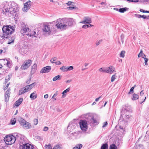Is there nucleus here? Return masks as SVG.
Wrapping results in <instances>:
<instances>
[{"instance_id": "nucleus-14", "label": "nucleus", "mask_w": 149, "mask_h": 149, "mask_svg": "<svg viewBox=\"0 0 149 149\" xmlns=\"http://www.w3.org/2000/svg\"><path fill=\"white\" fill-rule=\"evenodd\" d=\"M51 69V67L50 66H47L43 68L40 70V73H43L48 72L50 71Z\"/></svg>"}, {"instance_id": "nucleus-11", "label": "nucleus", "mask_w": 149, "mask_h": 149, "mask_svg": "<svg viewBox=\"0 0 149 149\" xmlns=\"http://www.w3.org/2000/svg\"><path fill=\"white\" fill-rule=\"evenodd\" d=\"M92 22L91 19L89 17H85L83 18L82 21L80 22V23L83 24H90Z\"/></svg>"}, {"instance_id": "nucleus-13", "label": "nucleus", "mask_w": 149, "mask_h": 149, "mask_svg": "<svg viewBox=\"0 0 149 149\" xmlns=\"http://www.w3.org/2000/svg\"><path fill=\"white\" fill-rule=\"evenodd\" d=\"M115 68L113 66H110L107 67L105 68V72L112 74L113 72H115Z\"/></svg>"}, {"instance_id": "nucleus-22", "label": "nucleus", "mask_w": 149, "mask_h": 149, "mask_svg": "<svg viewBox=\"0 0 149 149\" xmlns=\"http://www.w3.org/2000/svg\"><path fill=\"white\" fill-rule=\"evenodd\" d=\"M128 9V8L126 7L122 8H120L119 9V11L120 13H123L124 12L126 11Z\"/></svg>"}, {"instance_id": "nucleus-50", "label": "nucleus", "mask_w": 149, "mask_h": 149, "mask_svg": "<svg viewBox=\"0 0 149 149\" xmlns=\"http://www.w3.org/2000/svg\"><path fill=\"white\" fill-rule=\"evenodd\" d=\"M104 125L102 126V127H106L107 126V122H105L104 123Z\"/></svg>"}, {"instance_id": "nucleus-64", "label": "nucleus", "mask_w": 149, "mask_h": 149, "mask_svg": "<svg viewBox=\"0 0 149 149\" xmlns=\"http://www.w3.org/2000/svg\"><path fill=\"white\" fill-rule=\"evenodd\" d=\"M88 65V63H84V66L85 67L87 66Z\"/></svg>"}, {"instance_id": "nucleus-27", "label": "nucleus", "mask_w": 149, "mask_h": 149, "mask_svg": "<svg viewBox=\"0 0 149 149\" xmlns=\"http://www.w3.org/2000/svg\"><path fill=\"white\" fill-rule=\"evenodd\" d=\"M143 56L146 57V55L143 53L142 50H141L140 53L138 55V57L139 58L141 57H142Z\"/></svg>"}, {"instance_id": "nucleus-52", "label": "nucleus", "mask_w": 149, "mask_h": 149, "mask_svg": "<svg viewBox=\"0 0 149 149\" xmlns=\"http://www.w3.org/2000/svg\"><path fill=\"white\" fill-rule=\"evenodd\" d=\"M70 71L72 70L74 68L72 66H70L69 67Z\"/></svg>"}, {"instance_id": "nucleus-18", "label": "nucleus", "mask_w": 149, "mask_h": 149, "mask_svg": "<svg viewBox=\"0 0 149 149\" xmlns=\"http://www.w3.org/2000/svg\"><path fill=\"white\" fill-rule=\"evenodd\" d=\"M23 100V99L22 98H20L15 103V105L16 106L18 107L19 105L22 102Z\"/></svg>"}, {"instance_id": "nucleus-44", "label": "nucleus", "mask_w": 149, "mask_h": 149, "mask_svg": "<svg viewBox=\"0 0 149 149\" xmlns=\"http://www.w3.org/2000/svg\"><path fill=\"white\" fill-rule=\"evenodd\" d=\"M145 64L146 65H148V64L147 63V62L148 60V58H145Z\"/></svg>"}, {"instance_id": "nucleus-28", "label": "nucleus", "mask_w": 149, "mask_h": 149, "mask_svg": "<svg viewBox=\"0 0 149 149\" xmlns=\"http://www.w3.org/2000/svg\"><path fill=\"white\" fill-rule=\"evenodd\" d=\"M110 149H117V146L113 144L110 145Z\"/></svg>"}, {"instance_id": "nucleus-20", "label": "nucleus", "mask_w": 149, "mask_h": 149, "mask_svg": "<svg viewBox=\"0 0 149 149\" xmlns=\"http://www.w3.org/2000/svg\"><path fill=\"white\" fill-rule=\"evenodd\" d=\"M61 76L60 75H58L54 77L52 79L53 81H55L57 80H59L61 79Z\"/></svg>"}, {"instance_id": "nucleus-30", "label": "nucleus", "mask_w": 149, "mask_h": 149, "mask_svg": "<svg viewBox=\"0 0 149 149\" xmlns=\"http://www.w3.org/2000/svg\"><path fill=\"white\" fill-rule=\"evenodd\" d=\"M116 73L115 74L111 77V82H113L114 81L115 79H116Z\"/></svg>"}, {"instance_id": "nucleus-5", "label": "nucleus", "mask_w": 149, "mask_h": 149, "mask_svg": "<svg viewBox=\"0 0 149 149\" xmlns=\"http://www.w3.org/2000/svg\"><path fill=\"white\" fill-rule=\"evenodd\" d=\"M4 141L6 144L11 145L15 142L16 138L13 135H7L4 138Z\"/></svg>"}, {"instance_id": "nucleus-37", "label": "nucleus", "mask_w": 149, "mask_h": 149, "mask_svg": "<svg viewBox=\"0 0 149 149\" xmlns=\"http://www.w3.org/2000/svg\"><path fill=\"white\" fill-rule=\"evenodd\" d=\"M10 96L7 95H5V99L6 102H7L8 101Z\"/></svg>"}, {"instance_id": "nucleus-61", "label": "nucleus", "mask_w": 149, "mask_h": 149, "mask_svg": "<svg viewBox=\"0 0 149 149\" xmlns=\"http://www.w3.org/2000/svg\"><path fill=\"white\" fill-rule=\"evenodd\" d=\"M24 48L25 49H27L28 48V46L27 45H24Z\"/></svg>"}, {"instance_id": "nucleus-26", "label": "nucleus", "mask_w": 149, "mask_h": 149, "mask_svg": "<svg viewBox=\"0 0 149 149\" xmlns=\"http://www.w3.org/2000/svg\"><path fill=\"white\" fill-rule=\"evenodd\" d=\"M139 98V96L136 94L133 95V98H132V100H136Z\"/></svg>"}, {"instance_id": "nucleus-48", "label": "nucleus", "mask_w": 149, "mask_h": 149, "mask_svg": "<svg viewBox=\"0 0 149 149\" xmlns=\"http://www.w3.org/2000/svg\"><path fill=\"white\" fill-rule=\"evenodd\" d=\"M49 128L47 127H45L44 128L43 131H47L48 130Z\"/></svg>"}, {"instance_id": "nucleus-46", "label": "nucleus", "mask_w": 149, "mask_h": 149, "mask_svg": "<svg viewBox=\"0 0 149 149\" xmlns=\"http://www.w3.org/2000/svg\"><path fill=\"white\" fill-rule=\"evenodd\" d=\"M38 123V119H35L34 120V124L35 125H36Z\"/></svg>"}, {"instance_id": "nucleus-57", "label": "nucleus", "mask_w": 149, "mask_h": 149, "mask_svg": "<svg viewBox=\"0 0 149 149\" xmlns=\"http://www.w3.org/2000/svg\"><path fill=\"white\" fill-rule=\"evenodd\" d=\"M73 2L71 1H69L68 3H67L66 4L67 5H71Z\"/></svg>"}, {"instance_id": "nucleus-36", "label": "nucleus", "mask_w": 149, "mask_h": 149, "mask_svg": "<svg viewBox=\"0 0 149 149\" xmlns=\"http://www.w3.org/2000/svg\"><path fill=\"white\" fill-rule=\"evenodd\" d=\"M70 90V88L69 87L67 89L64 90L62 93V94L63 95L65 93L69 92Z\"/></svg>"}, {"instance_id": "nucleus-15", "label": "nucleus", "mask_w": 149, "mask_h": 149, "mask_svg": "<svg viewBox=\"0 0 149 149\" xmlns=\"http://www.w3.org/2000/svg\"><path fill=\"white\" fill-rule=\"evenodd\" d=\"M22 149H33V146L28 143H24L22 145Z\"/></svg>"}, {"instance_id": "nucleus-41", "label": "nucleus", "mask_w": 149, "mask_h": 149, "mask_svg": "<svg viewBox=\"0 0 149 149\" xmlns=\"http://www.w3.org/2000/svg\"><path fill=\"white\" fill-rule=\"evenodd\" d=\"M10 77L9 75H8L6 76V82L9 80L10 79Z\"/></svg>"}, {"instance_id": "nucleus-39", "label": "nucleus", "mask_w": 149, "mask_h": 149, "mask_svg": "<svg viewBox=\"0 0 149 149\" xmlns=\"http://www.w3.org/2000/svg\"><path fill=\"white\" fill-rule=\"evenodd\" d=\"M46 149H52V146L50 144H49L48 145H45Z\"/></svg>"}, {"instance_id": "nucleus-6", "label": "nucleus", "mask_w": 149, "mask_h": 149, "mask_svg": "<svg viewBox=\"0 0 149 149\" xmlns=\"http://www.w3.org/2000/svg\"><path fill=\"white\" fill-rule=\"evenodd\" d=\"M34 83H33L27 86L24 88H22L19 91V95H21L24 94L25 93L30 91L34 86Z\"/></svg>"}, {"instance_id": "nucleus-24", "label": "nucleus", "mask_w": 149, "mask_h": 149, "mask_svg": "<svg viewBox=\"0 0 149 149\" xmlns=\"http://www.w3.org/2000/svg\"><path fill=\"white\" fill-rule=\"evenodd\" d=\"M108 145L106 143L102 145L101 148V149H108Z\"/></svg>"}, {"instance_id": "nucleus-19", "label": "nucleus", "mask_w": 149, "mask_h": 149, "mask_svg": "<svg viewBox=\"0 0 149 149\" xmlns=\"http://www.w3.org/2000/svg\"><path fill=\"white\" fill-rule=\"evenodd\" d=\"M82 147V145L81 144H79L76 145L75 147L73 148V149H80Z\"/></svg>"}, {"instance_id": "nucleus-3", "label": "nucleus", "mask_w": 149, "mask_h": 149, "mask_svg": "<svg viewBox=\"0 0 149 149\" xmlns=\"http://www.w3.org/2000/svg\"><path fill=\"white\" fill-rule=\"evenodd\" d=\"M13 28V26L10 25L6 26H4L2 29L4 38H7L13 33L14 31Z\"/></svg>"}, {"instance_id": "nucleus-51", "label": "nucleus", "mask_w": 149, "mask_h": 149, "mask_svg": "<svg viewBox=\"0 0 149 149\" xmlns=\"http://www.w3.org/2000/svg\"><path fill=\"white\" fill-rule=\"evenodd\" d=\"M36 138L38 140L42 139V138L40 136H37L36 137Z\"/></svg>"}, {"instance_id": "nucleus-9", "label": "nucleus", "mask_w": 149, "mask_h": 149, "mask_svg": "<svg viewBox=\"0 0 149 149\" xmlns=\"http://www.w3.org/2000/svg\"><path fill=\"white\" fill-rule=\"evenodd\" d=\"M21 119L20 124L24 128L26 129L31 128L32 126L29 123L27 122L24 119Z\"/></svg>"}, {"instance_id": "nucleus-47", "label": "nucleus", "mask_w": 149, "mask_h": 149, "mask_svg": "<svg viewBox=\"0 0 149 149\" xmlns=\"http://www.w3.org/2000/svg\"><path fill=\"white\" fill-rule=\"evenodd\" d=\"M58 91H57L53 95L52 97V98H53L55 97L56 96L58 95Z\"/></svg>"}, {"instance_id": "nucleus-31", "label": "nucleus", "mask_w": 149, "mask_h": 149, "mask_svg": "<svg viewBox=\"0 0 149 149\" xmlns=\"http://www.w3.org/2000/svg\"><path fill=\"white\" fill-rule=\"evenodd\" d=\"M29 8L30 7H29L26 6H24V7L22 9L25 12H26Z\"/></svg>"}, {"instance_id": "nucleus-34", "label": "nucleus", "mask_w": 149, "mask_h": 149, "mask_svg": "<svg viewBox=\"0 0 149 149\" xmlns=\"http://www.w3.org/2000/svg\"><path fill=\"white\" fill-rule=\"evenodd\" d=\"M125 51H122L120 54V56L121 57L124 58L125 56Z\"/></svg>"}, {"instance_id": "nucleus-29", "label": "nucleus", "mask_w": 149, "mask_h": 149, "mask_svg": "<svg viewBox=\"0 0 149 149\" xmlns=\"http://www.w3.org/2000/svg\"><path fill=\"white\" fill-rule=\"evenodd\" d=\"M136 86V85H134V86L133 87H132L130 90V91L129 92V93H128V94L130 95V94H132V93H133L134 92V87H135Z\"/></svg>"}, {"instance_id": "nucleus-45", "label": "nucleus", "mask_w": 149, "mask_h": 149, "mask_svg": "<svg viewBox=\"0 0 149 149\" xmlns=\"http://www.w3.org/2000/svg\"><path fill=\"white\" fill-rule=\"evenodd\" d=\"M55 63L57 65H60L61 64V63L60 61L55 62Z\"/></svg>"}, {"instance_id": "nucleus-32", "label": "nucleus", "mask_w": 149, "mask_h": 149, "mask_svg": "<svg viewBox=\"0 0 149 149\" xmlns=\"http://www.w3.org/2000/svg\"><path fill=\"white\" fill-rule=\"evenodd\" d=\"M100 72H105V68H101L98 70Z\"/></svg>"}, {"instance_id": "nucleus-42", "label": "nucleus", "mask_w": 149, "mask_h": 149, "mask_svg": "<svg viewBox=\"0 0 149 149\" xmlns=\"http://www.w3.org/2000/svg\"><path fill=\"white\" fill-rule=\"evenodd\" d=\"M88 27H89V26L88 25V24H84L82 26V28H84V29H86Z\"/></svg>"}, {"instance_id": "nucleus-23", "label": "nucleus", "mask_w": 149, "mask_h": 149, "mask_svg": "<svg viewBox=\"0 0 149 149\" xmlns=\"http://www.w3.org/2000/svg\"><path fill=\"white\" fill-rule=\"evenodd\" d=\"M91 122L93 123H98L97 121L93 117H92L91 118Z\"/></svg>"}, {"instance_id": "nucleus-55", "label": "nucleus", "mask_w": 149, "mask_h": 149, "mask_svg": "<svg viewBox=\"0 0 149 149\" xmlns=\"http://www.w3.org/2000/svg\"><path fill=\"white\" fill-rule=\"evenodd\" d=\"M72 81L71 79H70L65 81V82L66 83H70Z\"/></svg>"}, {"instance_id": "nucleus-35", "label": "nucleus", "mask_w": 149, "mask_h": 149, "mask_svg": "<svg viewBox=\"0 0 149 149\" xmlns=\"http://www.w3.org/2000/svg\"><path fill=\"white\" fill-rule=\"evenodd\" d=\"M56 60V57H54L52 58L50 60V61L52 63H54L55 62V61Z\"/></svg>"}, {"instance_id": "nucleus-25", "label": "nucleus", "mask_w": 149, "mask_h": 149, "mask_svg": "<svg viewBox=\"0 0 149 149\" xmlns=\"http://www.w3.org/2000/svg\"><path fill=\"white\" fill-rule=\"evenodd\" d=\"M135 15L137 17L139 18L141 17H142L143 19H146V16L144 15H141L139 14H135Z\"/></svg>"}, {"instance_id": "nucleus-49", "label": "nucleus", "mask_w": 149, "mask_h": 149, "mask_svg": "<svg viewBox=\"0 0 149 149\" xmlns=\"http://www.w3.org/2000/svg\"><path fill=\"white\" fill-rule=\"evenodd\" d=\"M77 8L76 7H68V8L69 9L72 10L73 9H76Z\"/></svg>"}, {"instance_id": "nucleus-10", "label": "nucleus", "mask_w": 149, "mask_h": 149, "mask_svg": "<svg viewBox=\"0 0 149 149\" xmlns=\"http://www.w3.org/2000/svg\"><path fill=\"white\" fill-rule=\"evenodd\" d=\"M43 32L45 34H49L51 33L50 26L48 24L44 25L42 29Z\"/></svg>"}, {"instance_id": "nucleus-60", "label": "nucleus", "mask_w": 149, "mask_h": 149, "mask_svg": "<svg viewBox=\"0 0 149 149\" xmlns=\"http://www.w3.org/2000/svg\"><path fill=\"white\" fill-rule=\"evenodd\" d=\"M9 84H7V85L6 86V87H5V88H4V90H5L7 89V88L8 87V86L9 85Z\"/></svg>"}, {"instance_id": "nucleus-63", "label": "nucleus", "mask_w": 149, "mask_h": 149, "mask_svg": "<svg viewBox=\"0 0 149 149\" xmlns=\"http://www.w3.org/2000/svg\"><path fill=\"white\" fill-rule=\"evenodd\" d=\"M113 9L115 10H116L117 11H119V9H118V8H113Z\"/></svg>"}, {"instance_id": "nucleus-7", "label": "nucleus", "mask_w": 149, "mask_h": 149, "mask_svg": "<svg viewBox=\"0 0 149 149\" xmlns=\"http://www.w3.org/2000/svg\"><path fill=\"white\" fill-rule=\"evenodd\" d=\"M79 123L81 130L83 131H86L88 127L87 122L85 120H81Z\"/></svg>"}, {"instance_id": "nucleus-53", "label": "nucleus", "mask_w": 149, "mask_h": 149, "mask_svg": "<svg viewBox=\"0 0 149 149\" xmlns=\"http://www.w3.org/2000/svg\"><path fill=\"white\" fill-rule=\"evenodd\" d=\"M144 94L143 90L140 93V95L141 96H142Z\"/></svg>"}, {"instance_id": "nucleus-16", "label": "nucleus", "mask_w": 149, "mask_h": 149, "mask_svg": "<svg viewBox=\"0 0 149 149\" xmlns=\"http://www.w3.org/2000/svg\"><path fill=\"white\" fill-rule=\"evenodd\" d=\"M37 68V65L36 64H34L32 66L31 71V74H33L36 72Z\"/></svg>"}, {"instance_id": "nucleus-2", "label": "nucleus", "mask_w": 149, "mask_h": 149, "mask_svg": "<svg viewBox=\"0 0 149 149\" xmlns=\"http://www.w3.org/2000/svg\"><path fill=\"white\" fill-rule=\"evenodd\" d=\"M21 32L23 36L27 38V39H29V37L33 38L37 37L35 35L36 34V32L35 31H31V30L27 27L22 29Z\"/></svg>"}, {"instance_id": "nucleus-54", "label": "nucleus", "mask_w": 149, "mask_h": 149, "mask_svg": "<svg viewBox=\"0 0 149 149\" xmlns=\"http://www.w3.org/2000/svg\"><path fill=\"white\" fill-rule=\"evenodd\" d=\"M101 42V40L99 41L98 42H97L96 43V45H99Z\"/></svg>"}, {"instance_id": "nucleus-58", "label": "nucleus", "mask_w": 149, "mask_h": 149, "mask_svg": "<svg viewBox=\"0 0 149 149\" xmlns=\"http://www.w3.org/2000/svg\"><path fill=\"white\" fill-rule=\"evenodd\" d=\"M101 97L100 96L98 98H96L95 100V101L96 102L98 101L99 100V99L101 98Z\"/></svg>"}, {"instance_id": "nucleus-43", "label": "nucleus", "mask_w": 149, "mask_h": 149, "mask_svg": "<svg viewBox=\"0 0 149 149\" xmlns=\"http://www.w3.org/2000/svg\"><path fill=\"white\" fill-rule=\"evenodd\" d=\"M10 91L7 90L5 94L6 95H9L10 96Z\"/></svg>"}, {"instance_id": "nucleus-40", "label": "nucleus", "mask_w": 149, "mask_h": 149, "mask_svg": "<svg viewBox=\"0 0 149 149\" xmlns=\"http://www.w3.org/2000/svg\"><path fill=\"white\" fill-rule=\"evenodd\" d=\"M16 120L15 118H14L13 120H11V123L12 125H14L16 123Z\"/></svg>"}, {"instance_id": "nucleus-12", "label": "nucleus", "mask_w": 149, "mask_h": 149, "mask_svg": "<svg viewBox=\"0 0 149 149\" xmlns=\"http://www.w3.org/2000/svg\"><path fill=\"white\" fill-rule=\"evenodd\" d=\"M120 116L121 117L123 118V120L126 122L130 120H131L132 118V116L130 115H128L127 114H125L124 115L122 113V112L121 113V115Z\"/></svg>"}, {"instance_id": "nucleus-1", "label": "nucleus", "mask_w": 149, "mask_h": 149, "mask_svg": "<svg viewBox=\"0 0 149 149\" xmlns=\"http://www.w3.org/2000/svg\"><path fill=\"white\" fill-rule=\"evenodd\" d=\"M74 22V20L72 18L59 19H57L56 22L55 26L58 29L64 30L68 26L72 25Z\"/></svg>"}, {"instance_id": "nucleus-56", "label": "nucleus", "mask_w": 149, "mask_h": 149, "mask_svg": "<svg viewBox=\"0 0 149 149\" xmlns=\"http://www.w3.org/2000/svg\"><path fill=\"white\" fill-rule=\"evenodd\" d=\"M48 97V94H46L44 96V97L45 98H47Z\"/></svg>"}, {"instance_id": "nucleus-33", "label": "nucleus", "mask_w": 149, "mask_h": 149, "mask_svg": "<svg viewBox=\"0 0 149 149\" xmlns=\"http://www.w3.org/2000/svg\"><path fill=\"white\" fill-rule=\"evenodd\" d=\"M67 66H62L60 68V69L63 72H66Z\"/></svg>"}, {"instance_id": "nucleus-62", "label": "nucleus", "mask_w": 149, "mask_h": 149, "mask_svg": "<svg viewBox=\"0 0 149 149\" xmlns=\"http://www.w3.org/2000/svg\"><path fill=\"white\" fill-rule=\"evenodd\" d=\"M119 128L120 129H121V130H123V127H122L121 126H119Z\"/></svg>"}, {"instance_id": "nucleus-38", "label": "nucleus", "mask_w": 149, "mask_h": 149, "mask_svg": "<svg viewBox=\"0 0 149 149\" xmlns=\"http://www.w3.org/2000/svg\"><path fill=\"white\" fill-rule=\"evenodd\" d=\"M61 147L60 145L58 144L54 146L53 149H61Z\"/></svg>"}, {"instance_id": "nucleus-59", "label": "nucleus", "mask_w": 149, "mask_h": 149, "mask_svg": "<svg viewBox=\"0 0 149 149\" xmlns=\"http://www.w3.org/2000/svg\"><path fill=\"white\" fill-rule=\"evenodd\" d=\"M140 11H141V12H143V13H145V11H146L144 10H143V9H140Z\"/></svg>"}, {"instance_id": "nucleus-4", "label": "nucleus", "mask_w": 149, "mask_h": 149, "mask_svg": "<svg viewBox=\"0 0 149 149\" xmlns=\"http://www.w3.org/2000/svg\"><path fill=\"white\" fill-rule=\"evenodd\" d=\"M3 11L4 13H10L11 14L16 16L17 14V12H18V9L16 8H13L9 6L8 4L6 3L3 7Z\"/></svg>"}, {"instance_id": "nucleus-17", "label": "nucleus", "mask_w": 149, "mask_h": 149, "mask_svg": "<svg viewBox=\"0 0 149 149\" xmlns=\"http://www.w3.org/2000/svg\"><path fill=\"white\" fill-rule=\"evenodd\" d=\"M37 95L36 92L34 91L30 95V97L33 100H34L37 98Z\"/></svg>"}, {"instance_id": "nucleus-21", "label": "nucleus", "mask_w": 149, "mask_h": 149, "mask_svg": "<svg viewBox=\"0 0 149 149\" xmlns=\"http://www.w3.org/2000/svg\"><path fill=\"white\" fill-rule=\"evenodd\" d=\"M31 3V1L30 0H29L27 2L24 3V6L30 7Z\"/></svg>"}, {"instance_id": "nucleus-8", "label": "nucleus", "mask_w": 149, "mask_h": 149, "mask_svg": "<svg viewBox=\"0 0 149 149\" xmlns=\"http://www.w3.org/2000/svg\"><path fill=\"white\" fill-rule=\"evenodd\" d=\"M32 61L31 59H28L25 61L21 66V68L23 70H25L28 68L31 65Z\"/></svg>"}]
</instances>
